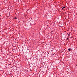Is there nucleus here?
Listing matches in <instances>:
<instances>
[{
	"label": "nucleus",
	"mask_w": 77,
	"mask_h": 77,
	"mask_svg": "<svg viewBox=\"0 0 77 77\" xmlns=\"http://www.w3.org/2000/svg\"><path fill=\"white\" fill-rule=\"evenodd\" d=\"M67 40L68 39V38H67Z\"/></svg>",
	"instance_id": "obj_6"
},
{
	"label": "nucleus",
	"mask_w": 77,
	"mask_h": 77,
	"mask_svg": "<svg viewBox=\"0 0 77 77\" xmlns=\"http://www.w3.org/2000/svg\"><path fill=\"white\" fill-rule=\"evenodd\" d=\"M70 34V33H69V34H68V36H69V34Z\"/></svg>",
	"instance_id": "obj_4"
},
{
	"label": "nucleus",
	"mask_w": 77,
	"mask_h": 77,
	"mask_svg": "<svg viewBox=\"0 0 77 77\" xmlns=\"http://www.w3.org/2000/svg\"><path fill=\"white\" fill-rule=\"evenodd\" d=\"M17 17H15L13 18V20H15V19H17Z\"/></svg>",
	"instance_id": "obj_1"
},
{
	"label": "nucleus",
	"mask_w": 77,
	"mask_h": 77,
	"mask_svg": "<svg viewBox=\"0 0 77 77\" xmlns=\"http://www.w3.org/2000/svg\"><path fill=\"white\" fill-rule=\"evenodd\" d=\"M68 50H69V51H71V49L70 48H69L68 49Z\"/></svg>",
	"instance_id": "obj_3"
},
{
	"label": "nucleus",
	"mask_w": 77,
	"mask_h": 77,
	"mask_svg": "<svg viewBox=\"0 0 77 77\" xmlns=\"http://www.w3.org/2000/svg\"><path fill=\"white\" fill-rule=\"evenodd\" d=\"M64 8H65V7H63L62 8V10H63V9H64Z\"/></svg>",
	"instance_id": "obj_2"
},
{
	"label": "nucleus",
	"mask_w": 77,
	"mask_h": 77,
	"mask_svg": "<svg viewBox=\"0 0 77 77\" xmlns=\"http://www.w3.org/2000/svg\"><path fill=\"white\" fill-rule=\"evenodd\" d=\"M70 50H72V49L71 48H70Z\"/></svg>",
	"instance_id": "obj_5"
}]
</instances>
